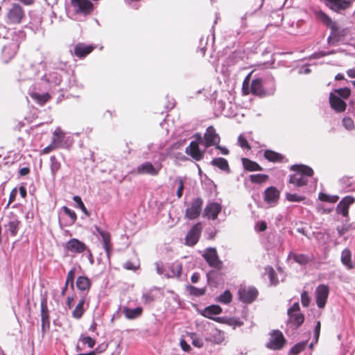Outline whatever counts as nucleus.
<instances>
[{"instance_id":"nucleus-44","label":"nucleus","mask_w":355,"mask_h":355,"mask_svg":"<svg viewBox=\"0 0 355 355\" xmlns=\"http://www.w3.org/2000/svg\"><path fill=\"white\" fill-rule=\"evenodd\" d=\"M265 270L268 275L271 284L277 285L279 281L274 268L272 266H267L265 268Z\"/></svg>"},{"instance_id":"nucleus-12","label":"nucleus","mask_w":355,"mask_h":355,"mask_svg":"<svg viewBox=\"0 0 355 355\" xmlns=\"http://www.w3.org/2000/svg\"><path fill=\"white\" fill-rule=\"evenodd\" d=\"M279 198L280 191L275 187H269L263 191V200L271 207L275 206L278 203Z\"/></svg>"},{"instance_id":"nucleus-24","label":"nucleus","mask_w":355,"mask_h":355,"mask_svg":"<svg viewBox=\"0 0 355 355\" xmlns=\"http://www.w3.org/2000/svg\"><path fill=\"white\" fill-rule=\"evenodd\" d=\"M222 308L219 305H210L205 307L202 311L201 315L205 318L212 319L220 322L221 318H214V315H219L222 313Z\"/></svg>"},{"instance_id":"nucleus-17","label":"nucleus","mask_w":355,"mask_h":355,"mask_svg":"<svg viewBox=\"0 0 355 355\" xmlns=\"http://www.w3.org/2000/svg\"><path fill=\"white\" fill-rule=\"evenodd\" d=\"M95 49L96 46L93 44L79 42L74 46L73 55L80 59H83L90 54Z\"/></svg>"},{"instance_id":"nucleus-15","label":"nucleus","mask_w":355,"mask_h":355,"mask_svg":"<svg viewBox=\"0 0 355 355\" xmlns=\"http://www.w3.org/2000/svg\"><path fill=\"white\" fill-rule=\"evenodd\" d=\"M329 289L327 285H319L315 290V300L318 306L322 309L325 306L329 295Z\"/></svg>"},{"instance_id":"nucleus-2","label":"nucleus","mask_w":355,"mask_h":355,"mask_svg":"<svg viewBox=\"0 0 355 355\" xmlns=\"http://www.w3.org/2000/svg\"><path fill=\"white\" fill-rule=\"evenodd\" d=\"M26 17L24 8L19 3H12L7 8L4 17L5 23L7 25L20 24Z\"/></svg>"},{"instance_id":"nucleus-7","label":"nucleus","mask_w":355,"mask_h":355,"mask_svg":"<svg viewBox=\"0 0 355 355\" xmlns=\"http://www.w3.org/2000/svg\"><path fill=\"white\" fill-rule=\"evenodd\" d=\"M203 200L201 198H193L191 205L185 210V218L189 220L198 218L202 211Z\"/></svg>"},{"instance_id":"nucleus-55","label":"nucleus","mask_w":355,"mask_h":355,"mask_svg":"<svg viewBox=\"0 0 355 355\" xmlns=\"http://www.w3.org/2000/svg\"><path fill=\"white\" fill-rule=\"evenodd\" d=\"M191 338L192 339V344L197 347H202L203 346V341L201 338L196 337L195 334H191Z\"/></svg>"},{"instance_id":"nucleus-32","label":"nucleus","mask_w":355,"mask_h":355,"mask_svg":"<svg viewBox=\"0 0 355 355\" xmlns=\"http://www.w3.org/2000/svg\"><path fill=\"white\" fill-rule=\"evenodd\" d=\"M64 137L65 132L60 127H58L53 132L51 142L59 148L62 146Z\"/></svg>"},{"instance_id":"nucleus-42","label":"nucleus","mask_w":355,"mask_h":355,"mask_svg":"<svg viewBox=\"0 0 355 355\" xmlns=\"http://www.w3.org/2000/svg\"><path fill=\"white\" fill-rule=\"evenodd\" d=\"M232 300V295L228 290L224 291L222 294H220L217 299L218 302L225 304L230 303Z\"/></svg>"},{"instance_id":"nucleus-25","label":"nucleus","mask_w":355,"mask_h":355,"mask_svg":"<svg viewBox=\"0 0 355 355\" xmlns=\"http://www.w3.org/2000/svg\"><path fill=\"white\" fill-rule=\"evenodd\" d=\"M329 103L331 107L338 112H344L347 107L346 103L333 93H330Z\"/></svg>"},{"instance_id":"nucleus-20","label":"nucleus","mask_w":355,"mask_h":355,"mask_svg":"<svg viewBox=\"0 0 355 355\" xmlns=\"http://www.w3.org/2000/svg\"><path fill=\"white\" fill-rule=\"evenodd\" d=\"M355 202V198L352 196L344 197L337 205L336 212L343 217H347L349 206Z\"/></svg>"},{"instance_id":"nucleus-53","label":"nucleus","mask_w":355,"mask_h":355,"mask_svg":"<svg viewBox=\"0 0 355 355\" xmlns=\"http://www.w3.org/2000/svg\"><path fill=\"white\" fill-rule=\"evenodd\" d=\"M62 209L65 214L69 216L71 220V224H73L77 220V216L75 211L69 209L67 206H64Z\"/></svg>"},{"instance_id":"nucleus-31","label":"nucleus","mask_w":355,"mask_h":355,"mask_svg":"<svg viewBox=\"0 0 355 355\" xmlns=\"http://www.w3.org/2000/svg\"><path fill=\"white\" fill-rule=\"evenodd\" d=\"M264 157L271 162H284L286 159L284 155L272 150H266Z\"/></svg>"},{"instance_id":"nucleus-49","label":"nucleus","mask_w":355,"mask_h":355,"mask_svg":"<svg viewBox=\"0 0 355 355\" xmlns=\"http://www.w3.org/2000/svg\"><path fill=\"white\" fill-rule=\"evenodd\" d=\"M80 340L82 341L83 344L87 345L90 348L94 347L96 344L95 340L91 338L90 336H87L81 335V336L80 337Z\"/></svg>"},{"instance_id":"nucleus-50","label":"nucleus","mask_w":355,"mask_h":355,"mask_svg":"<svg viewBox=\"0 0 355 355\" xmlns=\"http://www.w3.org/2000/svg\"><path fill=\"white\" fill-rule=\"evenodd\" d=\"M238 144L243 149H246V150H250L251 149V146L249 144L248 140L242 135H240L239 136V137H238Z\"/></svg>"},{"instance_id":"nucleus-38","label":"nucleus","mask_w":355,"mask_h":355,"mask_svg":"<svg viewBox=\"0 0 355 355\" xmlns=\"http://www.w3.org/2000/svg\"><path fill=\"white\" fill-rule=\"evenodd\" d=\"M85 302V299L83 297L78 304L76 306L74 310L72 311V316L76 319H80L82 318L85 313L83 305Z\"/></svg>"},{"instance_id":"nucleus-3","label":"nucleus","mask_w":355,"mask_h":355,"mask_svg":"<svg viewBox=\"0 0 355 355\" xmlns=\"http://www.w3.org/2000/svg\"><path fill=\"white\" fill-rule=\"evenodd\" d=\"M252 72L250 73L243 83V92L244 94L248 95L250 93L253 95L263 96L266 94V91L263 88L262 79L257 78L252 81L250 85V89H248L249 82H250V76H251Z\"/></svg>"},{"instance_id":"nucleus-21","label":"nucleus","mask_w":355,"mask_h":355,"mask_svg":"<svg viewBox=\"0 0 355 355\" xmlns=\"http://www.w3.org/2000/svg\"><path fill=\"white\" fill-rule=\"evenodd\" d=\"M42 331L44 334L50 327V315L46 299L41 301Z\"/></svg>"},{"instance_id":"nucleus-39","label":"nucleus","mask_w":355,"mask_h":355,"mask_svg":"<svg viewBox=\"0 0 355 355\" xmlns=\"http://www.w3.org/2000/svg\"><path fill=\"white\" fill-rule=\"evenodd\" d=\"M186 290L191 295H193L195 297L202 296L206 293V288H197L191 285L186 286Z\"/></svg>"},{"instance_id":"nucleus-33","label":"nucleus","mask_w":355,"mask_h":355,"mask_svg":"<svg viewBox=\"0 0 355 355\" xmlns=\"http://www.w3.org/2000/svg\"><path fill=\"white\" fill-rule=\"evenodd\" d=\"M76 286L81 291H89L92 286L91 280L85 276H80L76 280Z\"/></svg>"},{"instance_id":"nucleus-43","label":"nucleus","mask_w":355,"mask_h":355,"mask_svg":"<svg viewBox=\"0 0 355 355\" xmlns=\"http://www.w3.org/2000/svg\"><path fill=\"white\" fill-rule=\"evenodd\" d=\"M19 221L18 220H14L10 221L6 225L8 230L10 232L11 236H15L17 235L19 230Z\"/></svg>"},{"instance_id":"nucleus-54","label":"nucleus","mask_w":355,"mask_h":355,"mask_svg":"<svg viewBox=\"0 0 355 355\" xmlns=\"http://www.w3.org/2000/svg\"><path fill=\"white\" fill-rule=\"evenodd\" d=\"M301 302L304 307H308L311 302V297L306 291H304L301 294Z\"/></svg>"},{"instance_id":"nucleus-30","label":"nucleus","mask_w":355,"mask_h":355,"mask_svg":"<svg viewBox=\"0 0 355 355\" xmlns=\"http://www.w3.org/2000/svg\"><path fill=\"white\" fill-rule=\"evenodd\" d=\"M288 257L293 259L296 263L300 265H305L313 260V257L304 254L290 252Z\"/></svg>"},{"instance_id":"nucleus-22","label":"nucleus","mask_w":355,"mask_h":355,"mask_svg":"<svg viewBox=\"0 0 355 355\" xmlns=\"http://www.w3.org/2000/svg\"><path fill=\"white\" fill-rule=\"evenodd\" d=\"M315 17L318 21L329 27L334 34L338 30L337 24L332 21L330 17L328 16L322 10L317 11L315 12Z\"/></svg>"},{"instance_id":"nucleus-47","label":"nucleus","mask_w":355,"mask_h":355,"mask_svg":"<svg viewBox=\"0 0 355 355\" xmlns=\"http://www.w3.org/2000/svg\"><path fill=\"white\" fill-rule=\"evenodd\" d=\"M73 200L77 204L78 207H79L87 216H90V213L88 211V210L85 207V206L84 203L83 202L80 196H73Z\"/></svg>"},{"instance_id":"nucleus-6","label":"nucleus","mask_w":355,"mask_h":355,"mask_svg":"<svg viewBox=\"0 0 355 355\" xmlns=\"http://www.w3.org/2000/svg\"><path fill=\"white\" fill-rule=\"evenodd\" d=\"M19 48V43L16 40H12L6 44L2 50L1 58L5 63L9 62L17 54Z\"/></svg>"},{"instance_id":"nucleus-18","label":"nucleus","mask_w":355,"mask_h":355,"mask_svg":"<svg viewBox=\"0 0 355 355\" xmlns=\"http://www.w3.org/2000/svg\"><path fill=\"white\" fill-rule=\"evenodd\" d=\"M325 5L331 10L338 12L348 9L352 2L348 0H324Z\"/></svg>"},{"instance_id":"nucleus-23","label":"nucleus","mask_w":355,"mask_h":355,"mask_svg":"<svg viewBox=\"0 0 355 355\" xmlns=\"http://www.w3.org/2000/svg\"><path fill=\"white\" fill-rule=\"evenodd\" d=\"M222 207L218 202H211L206 205L203 216L211 220H216L220 213Z\"/></svg>"},{"instance_id":"nucleus-35","label":"nucleus","mask_w":355,"mask_h":355,"mask_svg":"<svg viewBox=\"0 0 355 355\" xmlns=\"http://www.w3.org/2000/svg\"><path fill=\"white\" fill-rule=\"evenodd\" d=\"M341 262L349 270L354 268L352 261V253L348 248H345L343 250L341 254Z\"/></svg>"},{"instance_id":"nucleus-56","label":"nucleus","mask_w":355,"mask_h":355,"mask_svg":"<svg viewBox=\"0 0 355 355\" xmlns=\"http://www.w3.org/2000/svg\"><path fill=\"white\" fill-rule=\"evenodd\" d=\"M177 182L178 183V188L177 190V196L178 198H180L183 194L184 182H183L182 179L180 178L177 179Z\"/></svg>"},{"instance_id":"nucleus-36","label":"nucleus","mask_w":355,"mask_h":355,"mask_svg":"<svg viewBox=\"0 0 355 355\" xmlns=\"http://www.w3.org/2000/svg\"><path fill=\"white\" fill-rule=\"evenodd\" d=\"M30 96L40 105H44L51 98L49 93L40 94L37 92H31Z\"/></svg>"},{"instance_id":"nucleus-34","label":"nucleus","mask_w":355,"mask_h":355,"mask_svg":"<svg viewBox=\"0 0 355 355\" xmlns=\"http://www.w3.org/2000/svg\"><path fill=\"white\" fill-rule=\"evenodd\" d=\"M143 309L141 307H137L131 309L128 307H124L123 312L126 318L129 320H133L139 317L142 313Z\"/></svg>"},{"instance_id":"nucleus-60","label":"nucleus","mask_w":355,"mask_h":355,"mask_svg":"<svg viewBox=\"0 0 355 355\" xmlns=\"http://www.w3.org/2000/svg\"><path fill=\"white\" fill-rule=\"evenodd\" d=\"M218 275H219V273L216 270H210L209 272H208L207 274V282L209 283L214 281V279L216 278V276Z\"/></svg>"},{"instance_id":"nucleus-8","label":"nucleus","mask_w":355,"mask_h":355,"mask_svg":"<svg viewBox=\"0 0 355 355\" xmlns=\"http://www.w3.org/2000/svg\"><path fill=\"white\" fill-rule=\"evenodd\" d=\"M64 249L69 252L75 254H80L87 251L90 254V257H92V252L85 243L77 239H71L68 241L64 245Z\"/></svg>"},{"instance_id":"nucleus-5","label":"nucleus","mask_w":355,"mask_h":355,"mask_svg":"<svg viewBox=\"0 0 355 355\" xmlns=\"http://www.w3.org/2000/svg\"><path fill=\"white\" fill-rule=\"evenodd\" d=\"M270 340L266 344V347L268 349L272 350H280L286 345V340L281 331L278 329L273 330L270 334Z\"/></svg>"},{"instance_id":"nucleus-59","label":"nucleus","mask_w":355,"mask_h":355,"mask_svg":"<svg viewBox=\"0 0 355 355\" xmlns=\"http://www.w3.org/2000/svg\"><path fill=\"white\" fill-rule=\"evenodd\" d=\"M228 324L234 327H241L243 324V322L236 318H230L227 322Z\"/></svg>"},{"instance_id":"nucleus-64","label":"nucleus","mask_w":355,"mask_h":355,"mask_svg":"<svg viewBox=\"0 0 355 355\" xmlns=\"http://www.w3.org/2000/svg\"><path fill=\"white\" fill-rule=\"evenodd\" d=\"M180 346L183 351L189 352L191 349L190 345L187 343V341L184 339L180 340Z\"/></svg>"},{"instance_id":"nucleus-45","label":"nucleus","mask_w":355,"mask_h":355,"mask_svg":"<svg viewBox=\"0 0 355 355\" xmlns=\"http://www.w3.org/2000/svg\"><path fill=\"white\" fill-rule=\"evenodd\" d=\"M307 345L306 342H300L295 344L292 348L290 349V354L291 355H297L301 352H302Z\"/></svg>"},{"instance_id":"nucleus-46","label":"nucleus","mask_w":355,"mask_h":355,"mask_svg":"<svg viewBox=\"0 0 355 355\" xmlns=\"http://www.w3.org/2000/svg\"><path fill=\"white\" fill-rule=\"evenodd\" d=\"M286 199L289 202H301L305 200V197L303 196H300L296 193H286Z\"/></svg>"},{"instance_id":"nucleus-26","label":"nucleus","mask_w":355,"mask_h":355,"mask_svg":"<svg viewBox=\"0 0 355 355\" xmlns=\"http://www.w3.org/2000/svg\"><path fill=\"white\" fill-rule=\"evenodd\" d=\"M288 315L287 325L290 326L293 329H297L304 322V316L302 313H295Z\"/></svg>"},{"instance_id":"nucleus-57","label":"nucleus","mask_w":355,"mask_h":355,"mask_svg":"<svg viewBox=\"0 0 355 355\" xmlns=\"http://www.w3.org/2000/svg\"><path fill=\"white\" fill-rule=\"evenodd\" d=\"M301 313L300 307L298 302L294 303L291 307L288 309L287 314L291 315V313Z\"/></svg>"},{"instance_id":"nucleus-10","label":"nucleus","mask_w":355,"mask_h":355,"mask_svg":"<svg viewBox=\"0 0 355 355\" xmlns=\"http://www.w3.org/2000/svg\"><path fill=\"white\" fill-rule=\"evenodd\" d=\"M76 13L88 15L94 10V4L89 0H71Z\"/></svg>"},{"instance_id":"nucleus-51","label":"nucleus","mask_w":355,"mask_h":355,"mask_svg":"<svg viewBox=\"0 0 355 355\" xmlns=\"http://www.w3.org/2000/svg\"><path fill=\"white\" fill-rule=\"evenodd\" d=\"M74 278H75V268H72L71 270H70L68 272L66 282H65V284L67 285L70 284V286L72 289H73V288H74V285H73Z\"/></svg>"},{"instance_id":"nucleus-9","label":"nucleus","mask_w":355,"mask_h":355,"mask_svg":"<svg viewBox=\"0 0 355 355\" xmlns=\"http://www.w3.org/2000/svg\"><path fill=\"white\" fill-rule=\"evenodd\" d=\"M204 141L202 144L205 148L218 144L220 141V137L216 132L214 126L210 125L206 129L203 136Z\"/></svg>"},{"instance_id":"nucleus-28","label":"nucleus","mask_w":355,"mask_h":355,"mask_svg":"<svg viewBox=\"0 0 355 355\" xmlns=\"http://www.w3.org/2000/svg\"><path fill=\"white\" fill-rule=\"evenodd\" d=\"M241 162L243 168L247 171L252 172L263 171V168L257 162L252 161L248 158H241Z\"/></svg>"},{"instance_id":"nucleus-63","label":"nucleus","mask_w":355,"mask_h":355,"mask_svg":"<svg viewBox=\"0 0 355 355\" xmlns=\"http://www.w3.org/2000/svg\"><path fill=\"white\" fill-rule=\"evenodd\" d=\"M332 53H334L333 51H330V52L320 51V52L314 53L313 55V57L314 58H322L324 56H326V55H330Z\"/></svg>"},{"instance_id":"nucleus-19","label":"nucleus","mask_w":355,"mask_h":355,"mask_svg":"<svg viewBox=\"0 0 355 355\" xmlns=\"http://www.w3.org/2000/svg\"><path fill=\"white\" fill-rule=\"evenodd\" d=\"M161 167V164L157 167H155L152 163L148 162L138 166L136 169V172L139 175H150L155 176L158 175Z\"/></svg>"},{"instance_id":"nucleus-4","label":"nucleus","mask_w":355,"mask_h":355,"mask_svg":"<svg viewBox=\"0 0 355 355\" xmlns=\"http://www.w3.org/2000/svg\"><path fill=\"white\" fill-rule=\"evenodd\" d=\"M202 257L211 268L218 271L223 269L224 264L220 259L216 248L212 247L206 248L202 254Z\"/></svg>"},{"instance_id":"nucleus-48","label":"nucleus","mask_w":355,"mask_h":355,"mask_svg":"<svg viewBox=\"0 0 355 355\" xmlns=\"http://www.w3.org/2000/svg\"><path fill=\"white\" fill-rule=\"evenodd\" d=\"M334 92L343 98H348L351 95V90L348 87L336 89Z\"/></svg>"},{"instance_id":"nucleus-40","label":"nucleus","mask_w":355,"mask_h":355,"mask_svg":"<svg viewBox=\"0 0 355 355\" xmlns=\"http://www.w3.org/2000/svg\"><path fill=\"white\" fill-rule=\"evenodd\" d=\"M50 162L51 172L53 177L55 178L57 173L61 168V164L58 162L55 155L51 157Z\"/></svg>"},{"instance_id":"nucleus-11","label":"nucleus","mask_w":355,"mask_h":355,"mask_svg":"<svg viewBox=\"0 0 355 355\" xmlns=\"http://www.w3.org/2000/svg\"><path fill=\"white\" fill-rule=\"evenodd\" d=\"M202 230L201 223L195 224L186 235L185 244L188 246L195 245L199 241Z\"/></svg>"},{"instance_id":"nucleus-16","label":"nucleus","mask_w":355,"mask_h":355,"mask_svg":"<svg viewBox=\"0 0 355 355\" xmlns=\"http://www.w3.org/2000/svg\"><path fill=\"white\" fill-rule=\"evenodd\" d=\"M185 153L192 157L195 161H200L203 159L205 151L199 148L197 141H192L185 149Z\"/></svg>"},{"instance_id":"nucleus-27","label":"nucleus","mask_w":355,"mask_h":355,"mask_svg":"<svg viewBox=\"0 0 355 355\" xmlns=\"http://www.w3.org/2000/svg\"><path fill=\"white\" fill-rule=\"evenodd\" d=\"M182 263L176 261L168 266V270L166 271L165 276L167 278H180L182 275Z\"/></svg>"},{"instance_id":"nucleus-58","label":"nucleus","mask_w":355,"mask_h":355,"mask_svg":"<svg viewBox=\"0 0 355 355\" xmlns=\"http://www.w3.org/2000/svg\"><path fill=\"white\" fill-rule=\"evenodd\" d=\"M56 148H58V147L53 144L52 142H51V144L47 146L46 147H45L41 152V155H46V154H48L50 152L55 150Z\"/></svg>"},{"instance_id":"nucleus-29","label":"nucleus","mask_w":355,"mask_h":355,"mask_svg":"<svg viewBox=\"0 0 355 355\" xmlns=\"http://www.w3.org/2000/svg\"><path fill=\"white\" fill-rule=\"evenodd\" d=\"M211 164L214 166L218 167L221 171L227 173H230L231 172L227 160L223 157L214 158L211 162Z\"/></svg>"},{"instance_id":"nucleus-37","label":"nucleus","mask_w":355,"mask_h":355,"mask_svg":"<svg viewBox=\"0 0 355 355\" xmlns=\"http://www.w3.org/2000/svg\"><path fill=\"white\" fill-rule=\"evenodd\" d=\"M249 180L253 184H263L269 180V176L266 174L257 173L249 176Z\"/></svg>"},{"instance_id":"nucleus-13","label":"nucleus","mask_w":355,"mask_h":355,"mask_svg":"<svg viewBox=\"0 0 355 355\" xmlns=\"http://www.w3.org/2000/svg\"><path fill=\"white\" fill-rule=\"evenodd\" d=\"M240 301L245 304L252 303L258 295V291L254 287L242 288L239 291Z\"/></svg>"},{"instance_id":"nucleus-61","label":"nucleus","mask_w":355,"mask_h":355,"mask_svg":"<svg viewBox=\"0 0 355 355\" xmlns=\"http://www.w3.org/2000/svg\"><path fill=\"white\" fill-rule=\"evenodd\" d=\"M320 327H321L320 322L318 321L317 324H316V326L315 327V330H314V337H315V343H317L318 339H319Z\"/></svg>"},{"instance_id":"nucleus-62","label":"nucleus","mask_w":355,"mask_h":355,"mask_svg":"<svg viewBox=\"0 0 355 355\" xmlns=\"http://www.w3.org/2000/svg\"><path fill=\"white\" fill-rule=\"evenodd\" d=\"M142 299L146 304H148L154 300L153 296L149 293H144L142 296Z\"/></svg>"},{"instance_id":"nucleus-41","label":"nucleus","mask_w":355,"mask_h":355,"mask_svg":"<svg viewBox=\"0 0 355 355\" xmlns=\"http://www.w3.org/2000/svg\"><path fill=\"white\" fill-rule=\"evenodd\" d=\"M318 199L322 202L336 203L338 200L339 197L338 196H330L320 192L318 194Z\"/></svg>"},{"instance_id":"nucleus-1","label":"nucleus","mask_w":355,"mask_h":355,"mask_svg":"<svg viewBox=\"0 0 355 355\" xmlns=\"http://www.w3.org/2000/svg\"><path fill=\"white\" fill-rule=\"evenodd\" d=\"M295 172L290 176L289 183L300 187L307 184L308 178L313 176V170L305 165H295L292 168Z\"/></svg>"},{"instance_id":"nucleus-14","label":"nucleus","mask_w":355,"mask_h":355,"mask_svg":"<svg viewBox=\"0 0 355 355\" xmlns=\"http://www.w3.org/2000/svg\"><path fill=\"white\" fill-rule=\"evenodd\" d=\"M94 228L96 231L98 232V234L101 236L103 244V248L105 250L107 258L110 259L112 255L113 248V245L111 242V235L110 232L102 230L97 225H95Z\"/></svg>"},{"instance_id":"nucleus-52","label":"nucleus","mask_w":355,"mask_h":355,"mask_svg":"<svg viewBox=\"0 0 355 355\" xmlns=\"http://www.w3.org/2000/svg\"><path fill=\"white\" fill-rule=\"evenodd\" d=\"M343 125L348 130L355 128L354 122L351 117H345L342 121Z\"/></svg>"}]
</instances>
